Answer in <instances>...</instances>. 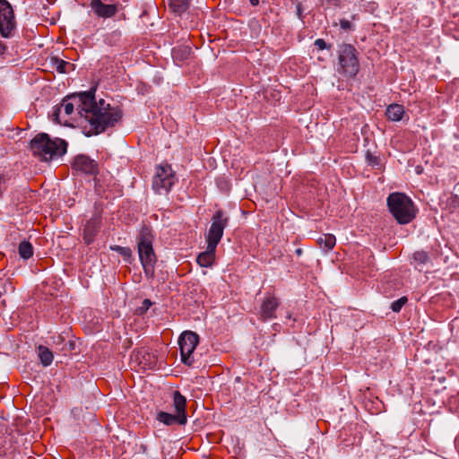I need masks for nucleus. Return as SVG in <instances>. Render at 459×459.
<instances>
[{
	"instance_id": "9",
	"label": "nucleus",
	"mask_w": 459,
	"mask_h": 459,
	"mask_svg": "<svg viewBox=\"0 0 459 459\" xmlns=\"http://www.w3.org/2000/svg\"><path fill=\"white\" fill-rule=\"evenodd\" d=\"M199 343V335L192 331L184 332L178 340L180 348L181 360L187 366H192L195 362L193 353Z\"/></svg>"
},
{
	"instance_id": "24",
	"label": "nucleus",
	"mask_w": 459,
	"mask_h": 459,
	"mask_svg": "<svg viewBox=\"0 0 459 459\" xmlns=\"http://www.w3.org/2000/svg\"><path fill=\"white\" fill-rule=\"evenodd\" d=\"M408 299L406 297H402L399 299L394 301L391 304V308L394 312H400L402 307L407 303Z\"/></svg>"
},
{
	"instance_id": "28",
	"label": "nucleus",
	"mask_w": 459,
	"mask_h": 459,
	"mask_svg": "<svg viewBox=\"0 0 459 459\" xmlns=\"http://www.w3.org/2000/svg\"><path fill=\"white\" fill-rule=\"evenodd\" d=\"M315 46L319 49V50H323L325 48H327V45L325 43V41L323 39H317L316 41H315Z\"/></svg>"
},
{
	"instance_id": "6",
	"label": "nucleus",
	"mask_w": 459,
	"mask_h": 459,
	"mask_svg": "<svg viewBox=\"0 0 459 459\" xmlns=\"http://www.w3.org/2000/svg\"><path fill=\"white\" fill-rule=\"evenodd\" d=\"M173 406L175 408V414H170L165 411H160L157 414V420L167 425L171 426L174 424L185 425L187 421L186 416V399L180 394L179 391L173 393Z\"/></svg>"
},
{
	"instance_id": "35",
	"label": "nucleus",
	"mask_w": 459,
	"mask_h": 459,
	"mask_svg": "<svg viewBox=\"0 0 459 459\" xmlns=\"http://www.w3.org/2000/svg\"><path fill=\"white\" fill-rule=\"evenodd\" d=\"M329 3L333 2V4L338 5L339 0H327Z\"/></svg>"
},
{
	"instance_id": "11",
	"label": "nucleus",
	"mask_w": 459,
	"mask_h": 459,
	"mask_svg": "<svg viewBox=\"0 0 459 459\" xmlns=\"http://www.w3.org/2000/svg\"><path fill=\"white\" fill-rule=\"evenodd\" d=\"M280 306V300L272 294H267L261 303L259 317L262 321H267L276 317V310Z\"/></svg>"
},
{
	"instance_id": "25",
	"label": "nucleus",
	"mask_w": 459,
	"mask_h": 459,
	"mask_svg": "<svg viewBox=\"0 0 459 459\" xmlns=\"http://www.w3.org/2000/svg\"><path fill=\"white\" fill-rule=\"evenodd\" d=\"M413 259L420 264H424L429 260V255L424 251H418L413 254Z\"/></svg>"
},
{
	"instance_id": "20",
	"label": "nucleus",
	"mask_w": 459,
	"mask_h": 459,
	"mask_svg": "<svg viewBox=\"0 0 459 459\" xmlns=\"http://www.w3.org/2000/svg\"><path fill=\"white\" fill-rule=\"evenodd\" d=\"M53 63H54V65L56 66V71L60 74H67L75 69V66L74 64L65 61L63 59H60L58 57H54Z\"/></svg>"
},
{
	"instance_id": "31",
	"label": "nucleus",
	"mask_w": 459,
	"mask_h": 459,
	"mask_svg": "<svg viewBox=\"0 0 459 459\" xmlns=\"http://www.w3.org/2000/svg\"><path fill=\"white\" fill-rule=\"evenodd\" d=\"M143 304L145 306V308H146V309H148V308H149V307L152 305V302H151V300H150V299H144V300H143Z\"/></svg>"
},
{
	"instance_id": "1",
	"label": "nucleus",
	"mask_w": 459,
	"mask_h": 459,
	"mask_svg": "<svg viewBox=\"0 0 459 459\" xmlns=\"http://www.w3.org/2000/svg\"><path fill=\"white\" fill-rule=\"evenodd\" d=\"M95 88L88 91L73 94L63 99L54 108L53 120L60 125L70 126L78 115L87 135L99 134L113 127L122 117L118 107H111L103 99H95Z\"/></svg>"
},
{
	"instance_id": "22",
	"label": "nucleus",
	"mask_w": 459,
	"mask_h": 459,
	"mask_svg": "<svg viewBox=\"0 0 459 459\" xmlns=\"http://www.w3.org/2000/svg\"><path fill=\"white\" fill-rule=\"evenodd\" d=\"M110 248L112 250L117 252L119 255H121L126 261H130V259L132 258V250L130 247H121V246H112Z\"/></svg>"
},
{
	"instance_id": "12",
	"label": "nucleus",
	"mask_w": 459,
	"mask_h": 459,
	"mask_svg": "<svg viewBox=\"0 0 459 459\" xmlns=\"http://www.w3.org/2000/svg\"><path fill=\"white\" fill-rule=\"evenodd\" d=\"M72 169L89 175H94L98 172V164L86 155H78L72 163Z\"/></svg>"
},
{
	"instance_id": "32",
	"label": "nucleus",
	"mask_w": 459,
	"mask_h": 459,
	"mask_svg": "<svg viewBox=\"0 0 459 459\" xmlns=\"http://www.w3.org/2000/svg\"><path fill=\"white\" fill-rule=\"evenodd\" d=\"M5 51V46L0 42V55H3Z\"/></svg>"
},
{
	"instance_id": "13",
	"label": "nucleus",
	"mask_w": 459,
	"mask_h": 459,
	"mask_svg": "<svg viewBox=\"0 0 459 459\" xmlns=\"http://www.w3.org/2000/svg\"><path fill=\"white\" fill-rule=\"evenodd\" d=\"M90 6L94 13L100 18H111L117 12L116 4H106L101 0H91Z\"/></svg>"
},
{
	"instance_id": "16",
	"label": "nucleus",
	"mask_w": 459,
	"mask_h": 459,
	"mask_svg": "<svg viewBox=\"0 0 459 459\" xmlns=\"http://www.w3.org/2000/svg\"><path fill=\"white\" fill-rule=\"evenodd\" d=\"M405 114V110L403 105L400 104H390L385 111V116L388 120L397 122L401 121Z\"/></svg>"
},
{
	"instance_id": "23",
	"label": "nucleus",
	"mask_w": 459,
	"mask_h": 459,
	"mask_svg": "<svg viewBox=\"0 0 459 459\" xmlns=\"http://www.w3.org/2000/svg\"><path fill=\"white\" fill-rule=\"evenodd\" d=\"M12 13V6L6 0H0V15H3L4 19L10 17Z\"/></svg>"
},
{
	"instance_id": "18",
	"label": "nucleus",
	"mask_w": 459,
	"mask_h": 459,
	"mask_svg": "<svg viewBox=\"0 0 459 459\" xmlns=\"http://www.w3.org/2000/svg\"><path fill=\"white\" fill-rule=\"evenodd\" d=\"M38 355L40 362L44 367L49 366L54 359L52 351L46 346L39 345L38 348Z\"/></svg>"
},
{
	"instance_id": "30",
	"label": "nucleus",
	"mask_w": 459,
	"mask_h": 459,
	"mask_svg": "<svg viewBox=\"0 0 459 459\" xmlns=\"http://www.w3.org/2000/svg\"><path fill=\"white\" fill-rule=\"evenodd\" d=\"M302 13H303V8H302V4L300 3H299L297 4V14L299 18L302 17Z\"/></svg>"
},
{
	"instance_id": "27",
	"label": "nucleus",
	"mask_w": 459,
	"mask_h": 459,
	"mask_svg": "<svg viewBox=\"0 0 459 459\" xmlns=\"http://www.w3.org/2000/svg\"><path fill=\"white\" fill-rule=\"evenodd\" d=\"M340 26L343 30H351L352 29V24L350 21L346 19H342L340 21Z\"/></svg>"
},
{
	"instance_id": "17",
	"label": "nucleus",
	"mask_w": 459,
	"mask_h": 459,
	"mask_svg": "<svg viewBox=\"0 0 459 459\" xmlns=\"http://www.w3.org/2000/svg\"><path fill=\"white\" fill-rule=\"evenodd\" d=\"M317 244L325 252H329L334 247L336 238L333 234H324L318 238Z\"/></svg>"
},
{
	"instance_id": "4",
	"label": "nucleus",
	"mask_w": 459,
	"mask_h": 459,
	"mask_svg": "<svg viewBox=\"0 0 459 459\" xmlns=\"http://www.w3.org/2000/svg\"><path fill=\"white\" fill-rule=\"evenodd\" d=\"M67 143L60 138L50 139L48 134H39L30 141V150L34 156L48 161L66 152Z\"/></svg>"
},
{
	"instance_id": "5",
	"label": "nucleus",
	"mask_w": 459,
	"mask_h": 459,
	"mask_svg": "<svg viewBox=\"0 0 459 459\" xmlns=\"http://www.w3.org/2000/svg\"><path fill=\"white\" fill-rule=\"evenodd\" d=\"M390 212L400 224L411 222L416 216V208L411 199L403 193L394 192L387 197Z\"/></svg>"
},
{
	"instance_id": "14",
	"label": "nucleus",
	"mask_w": 459,
	"mask_h": 459,
	"mask_svg": "<svg viewBox=\"0 0 459 459\" xmlns=\"http://www.w3.org/2000/svg\"><path fill=\"white\" fill-rule=\"evenodd\" d=\"M100 230V222L97 220H90L86 222L82 238L86 245H91L97 236Z\"/></svg>"
},
{
	"instance_id": "2",
	"label": "nucleus",
	"mask_w": 459,
	"mask_h": 459,
	"mask_svg": "<svg viewBox=\"0 0 459 459\" xmlns=\"http://www.w3.org/2000/svg\"><path fill=\"white\" fill-rule=\"evenodd\" d=\"M230 218L222 210H218L212 217V223L206 235V250L200 253L196 258L202 267H210L215 261L216 247L220 243L224 229L229 224Z\"/></svg>"
},
{
	"instance_id": "34",
	"label": "nucleus",
	"mask_w": 459,
	"mask_h": 459,
	"mask_svg": "<svg viewBox=\"0 0 459 459\" xmlns=\"http://www.w3.org/2000/svg\"><path fill=\"white\" fill-rule=\"evenodd\" d=\"M24 193L28 194L29 195H30L32 191L30 189H29V188H24Z\"/></svg>"
},
{
	"instance_id": "7",
	"label": "nucleus",
	"mask_w": 459,
	"mask_h": 459,
	"mask_svg": "<svg viewBox=\"0 0 459 459\" xmlns=\"http://www.w3.org/2000/svg\"><path fill=\"white\" fill-rule=\"evenodd\" d=\"M340 73L345 76L353 78L359 70L358 51L351 44H342L339 50Z\"/></svg>"
},
{
	"instance_id": "36",
	"label": "nucleus",
	"mask_w": 459,
	"mask_h": 459,
	"mask_svg": "<svg viewBox=\"0 0 459 459\" xmlns=\"http://www.w3.org/2000/svg\"><path fill=\"white\" fill-rule=\"evenodd\" d=\"M296 253H297V255H299L302 254V250L300 248H299V249L296 250Z\"/></svg>"
},
{
	"instance_id": "21",
	"label": "nucleus",
	"mask_w": 459,
	"mask_h": 459,
	"mask_svg": "<svg viewBox=\"0 0 459 459\" xmlns=\"http://www.w3.org/2000/svg\"><path fill=\"white\" fill-rule=\"evenodd\" d=\"M19 255L23 259H29L33 255V247L29 241H22L18 247Z\"/></svg>"
},
{
	"instance_id": "8",
	"label": "nucleus",
	"mask_w": 459,
	"mask_h": 459,
	"mask_svg": "<svg viewBox=\"0 0 459 459\" xmlns=\"http://www.w3.org/2000/svg\"><path fill=\"white\" fill-rule=\"evenodd\" d=\"M175 172L169 164L160 165L152 179V188L157 194L168 193L175 184Z\"/></svg>"
},
{
	"instance_id": "26",
	"label": "nucleus",
	"mask_w": 459,
	"mask_h": 459,
	"mask_svg": "<svg viewBox=\"0 0 459 459\" xmlns=\"http://www.w3.org/2000/svg\"><path fill=\"white\" fill-rule=\"evenodd\" d=\"M10 178L7 175L0 174V196L3 192L6 189Z\"/></svg>"
},
{
	"instance_id": "15",
	"label": "nucleus",
	"mask_w": 459,
	"mask_h": 459,
	"mask_svg": "<svg viewBox=\"0 0 459 459\" xmlns=\"http://www.w3.org/2000/svg\"><path fill=\"white\" fill-rule=\"evenodd\" d=\"M15 28V20H14V14L13 11L12 10V13L10 14V17H4L3 15H0V33L3 37H9L12 33V31Z\"/></svg>"
},
{
	"instance_id": "3",
	"label": "nucleus",
	"mask_w": 459,
	"mask_h": 459,
	"mask_svg": "<svg viewBox=\"0 0 459 459\" xmlns=\"http://www.w3.org/2000/svg\"><path fill=\"white\" fill-rule=\"evenodd\" d=\"M153 239L154 235L151 227L143 225L137 237V251L144 274L148 279L154 277L155 264L157 262V256L152 246Z\"/></svg>"
},
{
	"instance_id": "33",
	"label": "nucleus",
	"mask_w": 459,
	"mask_h": 459,
	"mask_svg": "<svg viewBox=\"0 0 459 459\" xmlns=\"http://www.w3.org/2000/svg\"><path fill=\"white\" fill-rule=\"evenodd\" d=\"M249 1H250L251 4L254 6H255L259 4V0H249Z\"/></svg>"
},
{
	"instance_id": "19",
	"label": "nucleus",
	"mask_w": 459,
	"mask_h": 459,
	"mask_svg": "<svg viewBox=\"0 0 459 459\" xmlns=\"http://www.w3.org/2000/svg\"><path fill=\"white\" fill-rule=\"evenodd\" d=\"M189 4H190L189 0H169V6L170 10L173 13L179 14V15L181 13H185L188 9Z\"/></svg>"
},
{
	"instance_id": "29",
	"label": "nucleus",
	"mask_w": 459,
	"mask_h": 459,
	"mask_svg": "<svg viewBox=\"0 0 459 459\" xmlns=\"http://www.w3.org/2000/svg\"><path fill=\"white\" fill-rule=\"evenodd\" d=\"M367 159L369 161L370 164H377V158L370 154L369 152L367 154Z\"/></svg>"
},
{
	"instance_id": "10",
	"label": "nucleus",
	"mask_w": 459,
	"mask_h": 459,
	"mask_svg": "<svg viewBox=\"0 0 459 459\" xmlns=\"http://www.w3.org/2000/svg\"><path fill=\"white\" fill-rule=\"evenodd\" d=\"M157 363V355L146 347L135 349L132 352L131 364L139 370L154 369Z\"/></svg>"
}]
</instances>
